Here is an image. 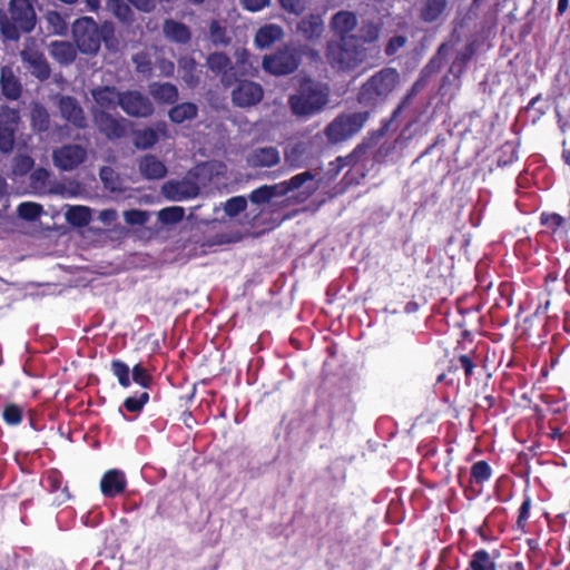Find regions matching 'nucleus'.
<instances>
[{
    "mask_svg": "<svg viewBox=\"0 0 570 570\" xmlns=\"http://www.w3.org/2000/svg\"><path fill=\"white\" fill-rule=\"evenodd\" d=\"M42 213V206L37 203H22L18 207V215L26 220H35Z\"/></svg>",
    "mask_w": 570,
    "mask_h": 570,
    "instance_id": "42",
    "label": "nucleus"
},
{
    "mask_svg": "<svg viewBox=\"0 0 570 570\" xmlns=\"http://www.w3.org/2000/svg\"><path fill=\"white\" fill-rule=\"evenodd\" d=\"M112 23L105 22L101 27L91 17H81L72 23V37L78 50L83 55H96L101 41L108 43L114 36Z\"/></svg>",
    "mask_w": 570,
    "mask_h": 570,
    "instance_id": "3",
    "label": "nucleus"
},
{
    "mask_svg": "<svg viewBox=\"0 0 570 570\" xmlns=\"http://www.w3.org/2000/svg\"><path fill=\"white\" fill-rule=\"evenodd\" d=\"M117 217V212L115 209H105L100 212L99 219L104 223H110L115 220Z\"/></svg>",
    "mask_w": 570,
    "mask_h": 570,
    "instance_id": "62",
    "label": "nucleus"
},
{
    "mask_svg": "<svg viewBox=\"0 0 570 570\" xmlns=\"http://www.w3.org/2000/svg\"><path fill=\"white\" fill-rule=\"evenodd\" d=\"M542 222L544 224H551L553 226H561L563 224V218L558 214H552V215L548 216L547 218H544L542 216Z\"/></svg>",
    "mask_w": 570,
    "mask_h": 570,
    "instance_id": "64",
    "label": "nucleus"
},
{
    "mask_svg": "<svg viewBox=\"0 0 570 570\" xmlns=\"http://www.w3.org/2000/svg\"><path fill=\"white\" fill-rule=\"evenodd\" d=\"M357 26V17L354 12L341 10L333 14L331 21H330V28L332 32L338 37V39L342 38H357L356 36L352 35L351 32L356 28Z\"/></svg>",
    "mask_w": 570,
    "mask_h": 570,
    "instance_id": "19",
    "label": "nucleus"
},
{
    "mask_svg": "<svg viewBox=\"0 0 570 570\" xmlns=\"http://www.w3.org/2000/svg\"><path fill=\"white\" fill-rule=\"evenodd\" d=\"M126 223L130 225H142L147 222V214L142 210H127L124 213Z\"/></svg>",
    "mask_w": 570,
    "mask_h": 570,
    "instance_id": "56",
    "label": "nucleus"
},
{
    "mask_svg": "<svg viewBox=\"0 0 570 570\" xmlns=\"http://www.w3.org/2000/svg\"><path fill=\"white\" fill-rule=\"evenodd\" d=\"M47 29L57 36H65L68 31V23L62 14L56 10H48L45 14Z\"/></svg>",
    "mask_w": 570,
    "mask_h": 570,
    "instance_id": "36",
    "label": "nucleus"
},
{
    "mask_svg": "<svg viewBox=\"0 0 570 570\" xmlns=\"http://www.w3.org/2000/svg\"><path fill=\"white\" fill-rule=\"evenodd\" d=\"M136 70L140 73H148L151 71V61L146 53L139 52L132 57Z\"/></svg>",
    "mask_w": 570,
    "mask_h": 570,
    "instance_id": "54",
    "label": "nucleus"
},
{
    "mask_svg": "<svg viewBox=\"0 0 570 570\" xmlns=\"http://www.w3.org/2000/svg\"><path fill=\"white\" fill-rule=\"evenodd\" d=\"M167 125L158 121L154 127L144 128L134 134V145L138 149H149L154 147L160 137H167Z\"/></svg>",
    "mask_w": 570,
    "mask_h": 570,
    "instance_id": "20",
    "label": "nucleus"
},
{
    "mask_svg": "<svg viewBox=\"0 0 570 570\" xmlns=\"http://www.w3.org/2000/svg\"><path fill=\"white\" fill-rule=\"evenodd\" d=\"M126 484L125 473L112 469L104 474L100 481V490L105 497L114 498L125 491Z\"/></svg>",
    "mask_w": 570,
    "mask_h": 570,
    "instance_id": "21",
    "label": "nucleus"
},
{
    "mask_svg": "<svg viewBox=\"0 0 570 570\" xmlns=\"http://www.w3.org/2000/svg\"><path fill=\"white\" fill-rule=\"evenodd\" d=\"M184 214L183 207H167L159 212L158 219L164 224H176L184 218Z\"/></svg>",
    "mask_w": 570,
    "mask_h": 570,
    "instance_id": "41",
    "label": "nucleus"
},
{
    "mask_svg": "<svg viewBox=\"0 0 570 570\" xmlns=\"http://www.w3.org/2000/svg\"><path fill=\"white\" fill-rule=\"evenodd\" d=\"M281 6L284 10L289 13L301 14L306 9V0H279Z\"/></svg>",
    "mask_w": 570,
    "mask_h": 570,
    "instance_id": "53",
    "label": "nucleus"
},
{
    "mask_svg": "<svg viewBox=\"0 0 570 570\" xmlns=\"http://www.w3.org/2000/svg\"><path fill=\"white\" fill-rule=\"evenodd\" d=\"M232 91V102L239 108H249L259 104L264 97L263 87L252 80L236 82Z\"/></svg>",
    "mask_w": 570,
    "mask_h": 570,
    "instance_id": "13",
    "label": "nucleus"
},
{
    "mask_svg": "<svg viewBox=\"0 0 570 570\" xmlns=\"http://www.w3.org/2000/svg\"><path fill=\"white\" fill-rule=\"evenodd\" d=\"M8 17L0 19L2 36L11 41H17L21 33L31 32L37 23V13L31 0H10Z\"/></svg>",
    "mask_w": 570,
    "mask_h": 570,
    "instance_id": "2",
    "label": "nucleus"
},
{
    "mask_svg": "<svg viewBox=\"0 0 570 570\" xmlns=\"http://www.w3.org/2000/svg\"><path fill=\"white\" fill-rule=\"evenodd\" d=\"M460 362H461V364H462V366L464 368L465 374L468 376H470L472 374L473 367H474V365H473L472 361L470 360V357H468L466 355H461L460 356Z\"/></svg>",
    "mask_w": 570,
    "mask_h": 570,
    "instance_id": "63",
    "label": "nucleus"
},
{
    "mask_svg": "<svg viewBox=\"0 0 570 570\" xmlns=\"http://www.w3.org/2000/svg\"><path fill=\"white\" fill-rule=\"evenodd\" d=\"M284 30L276 23H268L261 27L255 35V43L258 48L265 49L282 40Z\"/></svg>",
    "mask_w": 570,
    "mask_h": 570,
    "instance_id": "25",
    "label": "nucleus"
},
{
    "mask_svg": "<svg viewBox=\"0 0 570 570\" xmlns=\"http://www.w3.org/2000/svg\"><path fill=\"white\" fill-rule=\"evenodd\" d=\"M111 368L116 377L118 379V382L121 386L128 387L130 385V370L127 364H125L121 361H112Z\"/></svg>",
    "mask_w": 570,
    "mask_h": 570,
    "instance_id": "43",
    "label": "nucleus"
},
{
    "mask_svg": "<svg viewBox=\"0 0 570 570\" xmlns=\"http://www.w3.org/2000/svg\"><path fill=\"white\" fill-rule=\"evenodd\" d=\"M163 31L166 38L178 43H187L191 38L189 28L173 19L165 20Z\"/></svg>",
    "mask_w": 570,
    "mask_h": 570,
    "instance_id": "29",
    "label": "nucleus"
},
{
    "mask_svg": "<svg viewBox=\"0 0 570 570\" xmlns=\"http://www.w3.org/2000/svg\"><path fill=\"white\" fill-rule=\"evenodd\" d=\"M198 108L193 102L176 105L168 111L169 119L175 124H183L186 120L196 118Z\"/></svg>",
    "mask_w": 570,
    "mask_h": 570,
    "instance_id": "32",
    "label": "nucleus"
},
{
    "mask_svg": "<svg viewBox=\"0 0 570 570\" xmlns=\"http://www.w3.org/2000/svg\"><path fill=\"white\" fill-rule=\"evenodd\" d=\"M99 177L104 183L105 187L110 190L117 189V174L116 171L108 166H105L100 169Z\"/></svg>",
    "mask_w": 570,
    "mask_h": 570,
    "instance_id": "48",
    "label": "nucleus"
},
{
    "mask_svg": "<svg viewBox=\"0 0 570 570\" xmlns=\"http://www.w3.org/2000/svg\"><path fill=\"white\" fill-rule=\"evenodd\" d=\"M281 153L274 146L257 147L246 156V164L252 169H269L281 163Z\"/></svg>",
    "mask_w": 570,
    "mask_h": 570,
    "instance_id": "17",
    "label": "nucleus"
},
{
    "mask_svg": "<svg viewBox=\"0 0 570 570\" xmlns=\"http://www.w3.org/2000/svg\"><path fill=\"white\" fill-rule=\"evenodd\" d=\"M92 121L98 130L108 139L121 138L126 128L122 121L102 109H90Z\"/></svg>",
    "mask_w": 570,
    "mask_h": 570,
    "instance_id": "15",
    "label": "nucleus"
},
{
    "mask_svg": "<svg viewBox=\"0 0 570 570\" xmlns=\"http://www.w3.org/2000/svg\"><path fill=\"white\" fill-rule=\"evenodd\" d=\"M197 67L196 60L190 56H184L178 59V72L183 81L190 88L197 87L200 80Z\"/></svg>",
    "mask_w": 570,
    "mask_h": 570,
    "instance_id": "28",
    "label": "nucleus"
},
{
    "mask_svg": "<svg viewBox=\"0 0 570 570\" xmlns=\"http://www.w3.org/2000/svg\"><path fill=\"white\" fill-rule=\"evenodd\" d=\"M161 194L168 200L181 202L198 196L199 187L190 179L169 180L163 185Z\"/></svg>",
    "mask_w": 570,
    "mask_h": 570,
    "instance_id": "16",
    "label": "nucleus"
},
{
    "mask_svg": "<svg viewBox=\"0 0 570 570\" xmlns=\"http://www.w3.org/2000/svg\"><path fill=\"white\" fill-rule=\"evenodd\" d=\"M206 66L215 75L219 76L224 88H229L237 82V71L232 59L224 52H213L206 59Z\"/></svg>",
    "mask_w": 570,
    "mask_h": 570,
    "instance_id": "12",
    "label": "nucleus"
},
{
    "mask_svg": "<svg viewBox=\"0 0 570 570\" xmlns=\"http://www.w3.org/2000/svg\"><path fill=\"white\" fill-rule=\"evenodd\" d=\"M406 43V37L404 36H395L390 39L386 46V55H394L400 48L404 47Z\"/></svg>",
    "mask_w": 570,
    "mask_h": 570,
    "instance_id": "58",
    "label": "nucleus"
},
{
    "mask_svg": "<svg viewBox=\"0 0 570 570\" xmlns=\"http://www.w3.org/2000/svg\"><path fill=\"white\" fill-rule=\"evenodd\" d=\"M148 91L157 102L164 105L175 104L179 98L178 88L170 82H151Z\"/></svg>",
    "mask_w": 570,
    "mask_h": 570,
    "instance_id": "24",
    "label": "nucleus"
},
{
    "mask_svg": "<svg viewBox=\"0 0 570 570\" xmlns=\"http://www.w3.org/2000/svg\"><path fill=\"white\" fill-rule=\"evenodd\" d=\"M66 220L76 227H85L91 222V209L86 206H67Z\"/></svg>",
    "mask_w": 570,
    "mask_h": 570,
    "instance_id": "31",
    "label": "nucleus"
},
{
    "mask_svg": "<svg viewBox=\"0 0 570 570\" xmlns=\"http://www.w3.org/2000/svg\"><path fill=\"white\" fill-rule=\"evenodd\" d=\"M491 474V469L484 461H479L473 464L471 469V476L479 483L488 480Z\"/></svg>",
    "mask_w": 570,
    "mask_h": 570,
    "instance_id": "47",
    "label": "nucleus"
},
{
    "mask_svg": "<svg viewBox=\"0 0 570 570\" xmlns=\"http://www.w3.org/2000/svg\"><path fill=\"white\" fill-rule=\"evenodd\" d=\"M155 66L165 77H171L175 72V65L168 59L158 58L155 62Z\"/></svg>",
    "mask_w": 570,
    "mask_h": 570,
    "instance_id": "57",
    "label": "nucleus"
},
{
    "mask_svg": "<svg viewBox=\"0 0 570 570\" xmlns=\"http://www.w3.org/2000/svg\"><path fill=\"white\" fill-rule=\"evenodd\" d=\"M400 83V73L394 68H383L370 77L360 88L357 100L366 107L386 101Z\"/></svg>",
    "mask_w": 570,
    "mask_h": 570,
    "instance_id": "4",
    "label": "nucleus"
},
{
    "mask_svg": "<svg viewBox=\"0 0 570 570\" xmlns=\"http://www.w3.org/2000/svg\"><path fill=\"white\" fill-rule=\"evenodd\" d=\"M475 53V43L470 42L465 45V47L459 51L450 67V71L456 76L461 75L469 60L473 57Z\"/></svg>",
    "mask_w": 570,
    "mask_h": 570,
    "instance_id": "38",
    "label": "nucleus"
},
{
    "mask_svg": "<svg viewBox=\"0 0 570 570\" xmlns=\"http://www.w3.org/2000/svg\"><path fill=\"white\" fill-rule=\"evenodd\" d=\"M448 7V0H424L420 18L428 23L439 20Z\"/></svg>",
    "mask_w": 570,
    "mask_h": 570,
    "instance_id": "30",
    "label": "nucleus"
},
{
    "mask_svg": "<svg viewBox=\"0 0 570 570\" xmlns=\"http://www.w3.org/2000/svg\"><path fill=\"white\" fill-rule=\"evenodd\" d=\"M328 63L338 70H353L366 59V49L357 38H342L327 43Z\"/></svg>",
    "mask_w": 570,
    "mask_h": 570,
    "instance_id": "5",
    "label": "nucleus"
},
{
    "mask_svg": "<svg viewBox=\"0 0 570 570\" xmlns=\"http://www.w3.org/2000/svg\"><path fill=\"white\" fill-rule=\"evenodd\" d=\"M305 149L301 144L293 146L289 150L285 153V161L291 167H297L301 161V157L304 154Z\"/></svg>",
    "mask_w": 570,
    "mask_h": 570,
    "instance_id": "51",
    "label": "nucleus"
},
{
    "mask_svg": "<svg viewBox=\"0 0 570 570\" xmlns=\"http://www.w3.org/2000/svg\"><path fill=\"white\" fill-rule=\"evenodd\" d=\"M56 99L59 112L65 120L79 129L87 127L85 110L75 97L59 95Z\"/></svg>",
    "mask_w": 570,
    "mask_h": 570,
    "instance_id": "14",
    "label": "nucleus"
},
{
    "mask_svg": "<svg viewBox=\"0 0 570 570\" xmlns=\"http://www.w3.org/2000/svg\"><path fill=\"white\" fill-rule=\"evenodd\" d=\"M368 117L367 112H354L335 118L325 129L331 142H341L361 130Z\"/></svg>",
    "mask_w": 570,
    "mask_h": 570,
    "instance_id": "7",
    "label": "nucleus"
},
{
    "mask_svg": "<svg viewBox=\"0 0 570 570\" xmlns=\"http://www.w3.org/2000/svg\"><path fill=\"white\" fill-rule=\"evenodd\" d=\"M119 107L129 117L149 118L155 112L151 99L137 89L121 91Z\"/></svg>",
    "mask_w": 570,
    "mask_h": 570,
    "instance_id": "8",
    "label": "nucleus"
},
{
    "mask_svg": "<svg viewBox=\"0 0 570 570\" xmlns=\"http://www.w3.org/2000/svg\"><path fill=\"white\" fill-rule=\"evenodd\" d=\"M90 96L95 102L91 109L108 111L119 107L121 91L115 86L100 85L90 89Z\"/></svg>",
    "mask_w": 570,
    "mask_h": 570,
    "instance_id": "18",
    "label": "nucleus"
},
{
    "mask_svg": "<svg viewBox=\"0 0 570 570\" xmlns=\"http://www.w3.org/2000/svg\"><path fill=\"white\" fill-rule=\"evenodd\" d=\"M19 122L18 110L8 106L0 108V151L2 154H10L13 150Z\"/></svg>",
    "mask_w": 570,
    "mask_h": 570,
    "instance_id": "10",
    "label": "nucleus"
},
{
    "mask_svg": "<svg viewBox=\"0 0 570 570\" xmlns=\"http://www.w3.org/2000/svg\"><path fill=\"white\" fill-rule=\"evenodd\" d=\"M132 380L144 389L150 387L153 383V377L149 375L148 371L142 367L140 364H137L132 368Z\"/></svg>",
    "mask_w": 570,
    "mask_h": 570,
    "instance_id": "45",
    "label": "nucleus"
},
{
    "mask_svg": "<svg viewBox=\"0 0 570 570\" xmlns=\"http://www.w3.org/2000/svg\"><path fill=\"white\" fill-rule=\"evenodd\" d=\"M138 169L146 179H161L167 174L164 163L154 155L142 156L138 161Z\"/></svg>",
    "mask_w": 570,
    "mask_h": 570,
    "instance_id": "23",
    "label": "nucleus"
},
{
    "mask_svg": "<svg viewBox=\"0 0 570 570\" xmlns=\"http://www.w3.org/2000/svg\"><path fill=\"white\" fill-rule=\"evenodd\" d=\"M33 167V159L28 155H18L13 160V171L17 175H24Z\"/></svg>",
    "mask_w": 570,
    "mask_h": 570,
    "instance_id": "46",
    "label": "nucleus"
},
{
    "mask_svg": "<svg viewBox=\"0 0 570 570\" xmlns=\"http://www.w3.org/2000/svg\"><path fill=\"white\" fill-rule=\"evenodd\" d=\"M106 7L120 22L130 24L134 21V11L125 0H107Z\"/></svg>",
    "mask_w": 570,
    "mask_h": 570,
    "instance_id": "34",
    "label": "nucleus"
},
{
    "mask_svg": "<svg viewBox=\"0 0 570 570\" xmlns=\"http://www.w3.org/2000/svg\"><path fill=\"white\" fill-rule=\"evenodd\" d=\"M149 395L147 392H142L138 397L126 399L124 405L129 412H138L148 402Z\"/></svg>",
    "mask_w": 570,
    "mask_h": 570,
    "instance_id": "50",
    "label": "nucleus"
},
{
    "mask_svg": "<svg viewBox=\"0 0 570 570\" xmlns=\"http://www.w3.org/2000/svg\"><path fill=\"white\" fill-rule=\"evenodd\" d=\"M209 39L214 46H228L232 41L227 28L219 20H212L208 27Z\"/></svg>",
    "mask_w": 570,
    "mask_h": 570,
    "instance_id": "37",
    "label": "nucleus"
},
{
    "mask_svg": "<svg viewBox=\"0 0 570 570\" xmlns=\"http://www.w3.org/2000/svg\"><path fill=\"white\" fill-rule=\"evenodd\" d=\"M50 56L60 65H71L77 57V49L69 41L56 40L49 45Z\"/></svg>",
    "mask_w": 570,
    "mask_h": 570,
    "instance_id": "26",
    "label": "nucleus"
},
{
    "mask_svg": "<svg viewBox=\"0 0 570 570\" xmlns=\"http://www.w3.org/2000/svg\"><path fill=\"white\" fill-rule=\"evenodd\" d=\"M314 179L315 177L311 171H304L292 177L288 181H286V185L288 186L289 191H292L294 189H298L299 187L304 186L307 181H309L311 184L307 185L303 191L305 198H308L317 189V184L314 181Z\"/></svg>",
    "mask_w": 570,
    "mask_h": 570,
    "instance_id": "33",
    "label": "nucleus"
},
{
    "mask_svg": "<svg viewBox=\"0 0 570 570\" xmlns=\"http://www.w3.org/2000/svg\"><path fill=\"white\" fill-rule=\"evenodd\" d=\"M328 102L325 86L309 78H303L295 94L288 98V106L296 117L307 118L320 112Z\"/></svg>",
    "mask_w": 570,
    "mask_h": 570,
    "instance_id": "1",
    "label": "nucleus"
},
{
    "mask_svg": "<svg viewBox=\"0 0 570 570\" xmlns=\"http://www.w3.org/2000/svg\"><path fill=\"white\" fill-rule=\"evenodd\" d=\"M0 86L3 96L9 100H17L22 92V86L19 78L9 66L0 69Z\"/></svg>",
    "mask_w": 570,
    "mask_h": 570,
    "instance_id": "22",
    "label": "nucleus"
},
{
    "mask_svg": "<svg viewBox=\"0 0 570 570\" xmlns=\"http://www.w3.org/2000/svg\"><path fill=\"white\" fill-rule=\"evenodd\" d=\"M247 200L243 196L233 197L225 205V213L234 217L246 209Z\"/></svg>",
    "mask_w": 570,
    "mask_h": 570,
    "instance_id": "44",
    "label": "nucleus"
},
{
    "mask_svg": "<svg viewBox=\"0 0 570 570\" xmlns=\"http://www.w3.org/2000/svg\"><path fill=\"white\" fill-rule=\"evenodd\" d=\"M3 419L9 424H18L21 421V409L14 404L6 406Z\"/></svg>",
    "mask_w": 570,
    "mask_h": 570,
    "instance_id": "55",
    "label": "nucleus"
},
{
    "mask_svg": "<svg viewBox=\"0 0 570 570\" xmlns=\"http://www.w3.org/2000/svg\"><path fill=\"white\" fill-rule=\"evenodd\" d=\"M470 568L472 570H495V564L485 550H479L473 553Z\"/></svg>",
    "mask_w": 570,
    "mask_h": 570,
    "instance_id": "40",
    "label": "nucleus"
},
{
    "mask_svg": "<svg viewBox=\"0 0 570 570\" xmlns=\"http://www.w3.org/2000/svg\"><path fill=\"white\" fill-rule=\"evenodd\" d=\"M31 126L33 130L43 132L50 127V116L47 109L40 104H33L30 111Z\"/></svg>",
    "mask_w": 570,
    "mask_h": 570,
    "instance_id": "35",
    "label": "nucleus"
},
{
    "mask_svg": "<svg viewBox=\"0 0 570 570\" xmlns=\"http://www.w3.org/2000/svg\"><path fill=\"white\" fill-rule=\"evenodd\" d=\"M271 197L274 198L276 196H285L289 193L288 186L286 181H282L275 185H268Z\"/></svg>",
    "mask_w": 570,
    "mask_h": 570,
    "instance_id": "60",
    "label": "nucleus"
},
{
    "mask_svg": "<svg viewBox=\"0 0 570 570\" xmlns=\"http://www.w3.org/2000/svg\"><path fill=\"white\" fill-rule=\"evenodd\" d=\"M87 149L78 144H66L52 151V161L61 170L70 171L87 159Z\"/></svg>",
    "mask_w": 570,
    "mask_h": 570,
    "instance_id": "11",
    "label": "nucleus"
},
{
    "mask_svg": "<svg viewBox=\"0 0 570 570\" xmlns=\"http://www.w3.org/2000/svg\"><path fill=\"white\" fill-rule=\"evenodd\" d=\"M24 67L40 81L47 80L51 75L50 66L45 55L38 49L36 42L29 39L20 51Z\"/></svg>",
    "mask_w": 570,
    "mask_h": 570,
    "instance_id": "9",
    "label": "nucleus"
},
{
    "mask_svg": "<svg viewBox=\"0 0 570 570\" xmlns=\"http://www.w3.org/2000/svg\"><path fill=\"white\" fill-rule=\"evenodd\" d=\"M381 24L372 20H364L358 29V38L365 43L375 42L380 38Z\"/></svg>",
    "mask_w": 570,
    "mask_h": 570,
    "instance_id": "39",
    "label": "nucleus"
},
{
    "mask_svg": "<svg viewBox=\"0 0 570 570\" xmlns=\"http://www.w3.org/2000/svg\"><path fill=\"white\" fill-rule=\"evenodd\" d=\"M297 30L306 40H316L324 32V21L318 14H309L299 21Z\"/></svg>",
    "mask_w": 570,
    "mask_h": 570,
    "instance_id": "27",
    "label": "nucleus"
},
{
    "mask_svg": "<svg viewBox=\"0 0 570 570\" xmlns=\"http://www.w3.org/2000/svg\"><path fill=\"white\" fill-rule=\"evenodd\" d=\"M49 177H50L49 170H47L45 168H38V169L33 170L30 176L31 186L38 190L43 189L46 187V184H47Z\"/></svg>",
    "mask_w": 570,
    "mask_h": 570,
    "instance_id": "49",
    "label": "nucleus"
},
{
    "mask_svg": "<svg viewBox=\"0 0 570 570\" xmlns=\"http://www.w3.org/2000/svg\"><path fill=\"white\" fill-rule=\"evenodd\" d=\"M460 42V37H456V36H452V38L448 41V42H444L442 43L439 49H438V53H436V57H443L446 55L449 48H453L454 46H456L458 43Z\"/></svg>",
    "mask_w": 570,
    "mask_h": 570,
    "instance_id": "61",
    "label": "nucleus"
},
{
    "mask_svg": "<svg viewBox=\"0 0 570 570\" xmlns=\"http://www.w3.org/2000/svg\"><path fill=\"white\" fill-rule=\"evenodd\" d=\"M272 199L268 185H264L255 190H253L249 195V200L253 204L261 205L268 203Z\"/></svg>",
    "mask_w": 570,
    "mask_h": 570,
    "instance_id": "52",
    "label": "nucleus"
},
{
    "mask_svg": "<svg viewBox=\"0 0 570 570\" xmlns=\"http://www.w3.org/2000/svg\"><path fill=\"white\" fill-rule=\"evenodd\" d=\"M244 8L248 11H259L265 7L269 6L271 0H240Z\"/></svg>",
    "mask_w": 570,
    "mask_h": 570,
    "instance_id": "59",
    "label": "nucleus"
},
{
    "mask_svg": "<svg viewBox=\"0 0 570 570\" xmlns=\"http://www.w3.org/2000/svg\"><path fill=\"white\" fill-rule=\"evenodd\" d=\"M301 62L297 49L292 45H286L275 53L265 56L262 67L266 72L274 76H285L294 72Z\"/></svg>",
    "mask_w": 570,
    "mask_h": 570,
    "instance_id": "6",
    "label": "nucleus"
}]
</instances>
